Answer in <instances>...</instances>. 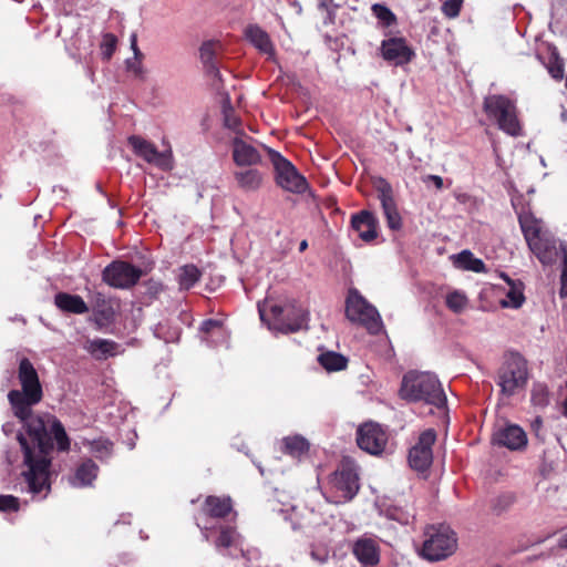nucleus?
Here are the masks:
<instances>
[{
	"mask_svg": "<svg viewBox=\"0 0 567 567\" xmlns=\"http://www.w3.org/2000/svg\"><path fill=\"white\" fill-rule=\"evenodd\" d=\"M320 365L328 372H336L347 368V357H318Z\"/></svg>",
	"mask_w": 567,
	"mask_h": 567,
	"instance_id": "nucleus-35",
	"label": "nucleus"
},
{
	"mask_svg": "<svg viewBox=\"0 0 567 567\" xmlns=\"http://www.w3.org/2000/svg\"><path fill=\"white\" fill-rule=\"evenodd\" d=\"M117 343L106 339H95L89 342L87 350L94 354L101 352V354H112L116 350Z\"/></svg>",
	"mask_w": 567,
	"mask_h": 567,
	"instance_id": "nucleus-36",
	"label": "nucleus"
},
{
	"mask_svg": "<svg viewBox=\"0 0 567 567\" xmlns=\"http://www.w3.org/2000/svg\"><path fill=\"white\" fill-rule=\"evenodd\" d=\"M483 111L507 135L517 137L523 134L516 103L508 96L503 94L486 96L483 101Z\"/></svg>",
	"mask_w": 567,
	"mask_h": 567,
	"instance_id": "nucleus-6",
	"label": "nucleus"
},
{
	"mask_svg": "<svg viewBox=\"0 0 567 567\" xmlns=\"http://www.w3.org/2000/svg\"><path fill=\"white\" fill-rule=\"evenodd\" d=\"M199 330L205 336L212 334L213 338L217 337V338L225 339V337H226V328L221 320L206 319L202 322Z\"/></svg>",
	"mask_w": 567,
	"mask_h": 567,
	"instance_id": "nucleus-33",
	"label": "nucleus"
},
{
	"mask_svg": "<svg viewBox=\"0 0 567 567\" xmlns=\"http://www.w3.org/2000/svg\"><path fill=\"white\" fill-rule=\"evenodd\" d=\"M20 507L19 498L12 495H0V512H17Z\"/></svg>",
	"mask_w": 567,
	"mask_h": 567,
	"instance_id": "nucleus-44",
	"label": "nucleus"
},
{
	"mask_svg": "<svg viewBox=\"0 0 567 567\" xmlns=\"http://www.w3.org/2000/svg\"><path fill=\"white\" fill-rule=\"evenodd\" d=\"M400 396L409 402H424L443 408L446 395L435 374L431 372L409 371L404 374Z\"/></svg>",
	"mask_w": 567,
	"mask_h": 567,
	"instance_id": "nucleus-2",
	"label": "nucleus"
},
{
	"mask_svg": "<svg viewBox=\"0 0 567 567\" xmlns=\"http://www.w3.org/2000/svg\"><path fill=\"white\" fill-rule=\"evenodd\" d=\"M307 248H308V241H307V240H302V241L299 244V251H300V252H303Z\"/></svg>",
	"mask_w": 567,
	"mask_h": 567,
	"instance_id": "nucleus-52",
	"label": "nucleus"
},
{
	"mask_svg": "<svg viewBox=\"0 0 567 567\" xmlns=\"http://www.w3.org/2000/svg\"><path fill=\"white\" fill-rule=\"evenodd\" d=\"M266 150L275 169L276 184L286 192L303 194L309 188L306 177L279 152L269 147H266Z\"/></svg>",
	"mask_w": 567,
	"mask_h": 567,
	"instance_id": "nucleus-9",
	"label": "nucleus"
},
{
	"mask_svg": "<svg viewBox=\"0 0 567 567\" xmlns=\"http://www.w3.org/2000/svg\"><path fill=\"white\" fill-rule=\"evenodd\" d=\"M324 354L332 355V354H338V353H337V352H334V351H328V352H326Z\"/></svg>",
	"mask_w": 567,
	"mask_h": 567,
	"instance_id": "nucleus-53",
	"label": "nucleus"
},
{
	"mask_svg": "<svg viewBox=\"0 0 567 567\" xmlns=\"http://www.w3.org/2000/svg\"><path fill=\"white\" fill-rule=\"evenodd\" d=\"M131 48L134 52V56L136 58V60L138 59H142L143 58V54L142 52L140 51L138 47H137V40H136V35H132V39H131Z\"/></svg>",
	"mask_w": 567,
	"mask_h": 567,
	"instance_id": "nucleus-49",
	"label": "nucleus"
},
{
	"mask_svg": "<svg viewBox=\"0 0 567 567\" xmlns=\"http://www.w3.org/2000/svg\"><path fill=\"white\" fill-rule=\"evenodd\" d=\"M371 10L382 27H390L396 22L395 14L384 4L374 3Z\"/></svg>",
	"mask_w": 567,
	"mask_h": 567,
	"instance_id": "nucleus-34",
	"label": "nucleus"
},
{
	"mask_svg": "<svg viewBox=\"0 0 567 567\" xmlns=\"http://www.w3.org/2000/svg\"><path fill=\"white\" fill-rule=\"evenodd\" d=\"M233 509L231 498L228 496H208L204 504V512L216 518L227 516Z\"/></svg>",
	"mask_w": 567,
	"mask_h": 567,
	"instance_id": "nucleus-27",
	"label": "nucleus"
},
{
	"mask_svg": "<svg viewBox=\"0 0 567 567\" xmlns=\"http://www.w3.org/2000/svg\"><path fill=\"white\" fill-rule=\"evenodd\" d=\"M19 381L22 390L10 391L8 399L14 415L27 425V436L18 435L23 452V464L27 467L21 475L28 493L45 498L51 491L50 453L53 449L51 435L60 451L70 449V440L62 423L55 416L50 414L31 416V408L42 399V389L38 373L28 359L20 362Z\"/></svg>",
	"mask_w": 567,
	"mask_h": 567,
	"instance_id": "nucleus-1",
	"label": "nucleus"
},
{
	"mask_svg": "<svg viewBox=\"0 0 567 567\" xmlns=\"http://www.w3.org/2000/svg\"><path fill=\"white\" fill-rule=\"evenodd\" d=\"M547 69L555 80H561L564 78V60L559 56L558 52H551Z\"/></svg>",
	"mask_w": 567,
	"mask_h": 567,
	"instance_id": "nucleus-38",
	"label": "nucleus"
},
{
	"mask_svg": "<svg viewBox=\"0 0 567 567\" xmlns=\"http://www.w3.org/2000/svg\"><path fill=\"white\" fill-rule=\"evenodd\" d=\"M351 227L365 243H370L378 237L379 221L370 210H361L353 214L351 216Z\"/></svg>",
	"mask_w": 567,
	"mask_h": 567,
	"instance_id": "nucleus-20",
	"label": "nucleus"
},
{
	"mask_svg": "<svg viewBox=\"0 0 567 567\" xmlns=\"http://www.w3.org/2000/svg\"><path fill=\"white\" fill-rule=\"evenodd\" d=\"M309 450L308 441L300 436H288L284 439V452L292 457H300Z\"/></svg>",
	"mask_w": 567,
	"mask_h": 567,
	"instance_id": "nucleus-32",
	"label": "nucleus"
},
{
	"mask_svg": "<svg viewBox=\"0 0 567 567\" xmlns=\"http://www.w3.org/2000/svg\"><path fill=\"white\" fill-rule=\"evenodd\" d=\"M220 43L217 41H206L199 48V58L204 65L205 72L220 80L218 54L220 52Z\"/></svg>",
	"mask_w": 567,
	"mask_h": 567,
	"instance_id": "nucleus-21",
	"label": "nucleus"
},
{
	"mask_svg": "<svg viewBox=\"0 0 567 567\" xmlns=\"http://www.w3.org/2000/svg\"><path fill=\"white\" fill-rule=\"evenodd\" d=\"M380 51L382 58L394 65L410 63L415 53L403 37H391L381 42Z\"/></svg>",
	"mask_w": 567,
	"mask_h": 567,
	"instance_id": "nucleus-16",
	"label": "nucleus"
},
{
	"mask_svg": "<svg viewBox=\"0 0 567 567\" xmlns=\"http://www.w3.org/2000/svg\"><path fill=\"white\" fill-rule=\"evenodd\" d=\"M310 555H311V558L313 560L318 561L319 564H324L329 559V551L326 548L312 549Z\"/></svg>",
	"mask_w": 567,
	"mask_h": 567,
	"instance_id": "nucleus-47",
	"label": "nucleus"
},
{
	"mask_svg": "<svg viewBox=\"0 0 567 567\" xmlns=\"http://www.w3.org/2000/svg\"><path fill=\"white\" fill-rule=\"evenodd\" d=\"M237 534L231 527H221L218 538L216 539V547H230L236 542Z\"/></svg>",
	"mask_w": 567,
	"mask_h": 567,
	"instance_id": "nucleus-41",
	"label": "nucleus"
},
{
	"mask_svg": "<svg viewBox=\"0 0 567 567\" xmlns=\"http://www.w3.org/2000/svg\"><path fill=\"white\" fill-rule=\"evenodd\" d=\"M357 443L367 453L379 455L384 451L388 435L378 423L368 422L358 429Z\"/></svg>",
	"mask_w": 567,
	"mask_h": 567,
	"instance_id": "nucleus-15",
	"label": "nucleus"
},
{
	"mask_svg": "<svg viewBox=\"0 0 567 567\" xmlns=\"http://www.w3.org/2000/svg\"><path fill=\"white\" fill-rule=\"evenodd\" d=\"M91 452L100 460H105L111 456L113 444L109 440L99 439L90 443Z\"/></svg>",
	"mask_w": 567,
	"mask_h": 567,
	"instance_id": "nucleus-37",
	"label": "nucleus"
},
{
	"mask_svg": "<svg viewBox=\"0 0 567 567\" xmlns=\"http://www.w3.org/2000/svg\"><path fill=\"white\" fill-rule=\"evenodd\" d=\"M518 223L530 251L543 265H551L558 256L556 240L543 228L542 220L532 213L524 212L518 215Z\"/></svg>",
	"mask_w": 567,
	"mask_h": 567,
	"instance_id": "nucleus-3",
	"label": "nucleus"
},
{
	"mask_svg": "<svg viewBox=\"0 0 567 567\" xmlns=\"http://www.w3.org/2000/svg\"><path fill=\"white\" fill-rule=\"evenodd\" d=\"M54 305L65 313L84 315L90 310L87 303L80 295L63 291L54 296Z\"/></svg>",
	"mask_w": 567,
	"mask_h": 567,
	"instance_id": "nucleus-24",
	"label": "nucleus"
},
{
	"mask_svg": "<svg viewBox=\"0 0 567 567\" xmlns=\"http://www.w3.org/2000/svg\"><path fill=\"white\" fill-rule=\"evenodd\" d=\"M142 276L141 268L124 260H114L103 269L102 281L112 288L130 289Z\"/></svg>",
	"mask_w": 567,
	"mask_h": 567,
	"instance_id": "nucleus-11",
	"label": "nucleus"
},
{
	"mask_svg": "<svg viewBox=\"0 0 567 567\" xmlns=\"http://www.w3.org/2000/svg\"><path fill=\"white\" fill-rule=\"evenodd\" d=\"M245 35L261 53L268 55L275 54V48L270 37L260 27L256 24L248 25L245 30Z\"/></svg>",
	"mask_w": 567,
	"mask_h": 567,
	"instance_id": "nucleus-25",
	"label": "nucleus"
},
{
	"mask_svg": "<svg viewBox=\"0 0 567 567\" xmlns=\"http://www.w3.org/2000/svg\"><path fill=\"white\" fill-rule=\"evenodd\" d=\"M466 303V297L458 291H453L446 296L447 308L456 313L461 312L465 308Z\"/></svg>",
	"mask_w": 567,
	"mask_h": 567,
	"instance_id": "nucleus-39",
	"label": "nucleus"
},
{
	"mask_svg": "<svg viewBox=\"0 0 567 567\" xmlns=\"http://www.w3.org/2000/svg\"><path fill=\"white\" fill-rule=\"evenodd\" d=\"M495 440L499 445L509 450H520L527 444V435L524 430L517 425H507L495 434Z\"/></svg>",
	"mask_w": 567,
	"mask_h": 567,
	"instance_id": "nucleus-23",
	"label": "nucleus"
},
{
	"mask_svg": "<svg viewBox=\"0 0 567 567\" xmlns=\"http://www.w3.org/2000/svg\"><path fill=\"white\" fill-rule=\"evenodd\" d=\"M330 485L336 493V503L352 499L360 488L357 466L351 461L343 460L332 474Z\"/></svg>",
	"mask_w": 567,
	"mask_h": 567,
	"instance_id": "nucleus-10",
	"label": "nucleus"
},
{
	"mask_svg": "<svg viewBox=\"0 0 567 567\" xmlns=\"http://www.w3.org/2000/svg\"><path fill=\"white\" fill-rule=\"evenodd\" d=\"M464 0H445L441 7L443 14L449 19L460 16Z\"/></svg>",
	"mask_w": 567,
	"mask_h": 567,
	"instance_id": "nucleus-42",
	"label": "nucleus"
},
{
	"mask_svg": "<svg viewBox=\"0 0 567 567\" xmlns=\"http://www.w3.org/2000/svg\"><path fill=\"white\" fill-rule=\"evenodd\" d=\"M377 192L388 227L391 230H400L402 228V217L398 210L391 184L386 179L380 178Z\"/></svg>",
	"mask_w": 567,
	"mask_h": 567,
	"instance_id": "nucleus-18",
	"label": "nucleus"
},
{
	"mask_svg": "<svg viewBox=\"0 0 567 567\" xmlns=\"http://www.w3.org/2000/svg\"><path fill=\"white\" fill-rule=\"evenodd\" d=\"M454 264L457 268L474 272H485L486 267L482 259L475 258L472 251L463 250L455 256Z\"/></svg>",
	"mask_w": 567,
	"mask_h": 567,
	"instance_id": "nucleus-30",
	"label": "nucleus"
},
{
	"mask_svg": "<svg viewBox=\"0 0 567 567\" xmlns=\"http://www.w3.org/2000/svg\"><path fill=\"white\" fill-rule=\"evenodd\" d=\"M258 312L269 328L285 333L299 331L307 320L305 310L295 300L282 305L265 301L258 303Z\"/></svg>",
	"mask_w": 567,
	"mask_h": 567,
	"instance_id": "nucleus-5",
	"label": "nucleus"
},
{
	"mask_svg": "<svg viewBox=\"0 0 567 567\" xmlns=\"http://www.w3.org/2000/svg\"><path fill=\"white\" fill-rule=\"evenodd\" d=\"M351 553L362 567H375L380 563L381 548L373 537L363 535L357 538L351 545Z\"/></svg>",
	"mask_w": 567,
	"mask_h": 567,
	"instance_id": "nucleus-19",
	"label": "nucleus"
},
{
	"mask_svg": "<svg viewBox=\"0 0 567 567\" xmlns=\"http://www.w3.org/2000/svg\"><path fill=\"white\" fill-rule=\"evenodd\" d=\"M116 44H117V39L114 34H112V33L104 34L103 41L101 43V51H102V55L105 60H110L112 58V55L115 52Z\"/></svg>",
	"mask_w": 567,
	"mask_h": 567,
	"instance_id": "nucleus-43",
	"label": "nucleus"
},
{
	"mask_svg": "<svg viewBox=\"0 0 567 567\" xmlns=\"http://www.w3.org/2000/svg\"><path fill=\"white\" fill-rule=\"evenodd\" d=\"M423 183H433L436 189H442L444 186L443 178L439 175H426L422 178Z\"/></svg>",
	"mask_w": 567,
	"mask_h": 567,
	"instance_id": "nucleus-48",
	"label": "nucleus"
},
{
	"mask_svg": "<svg viewBox=\"0 0 567 567\" xmlns=\"http://www.w3.org/2000/svg\"><path fill=\"white\" fill-rule=\"evenodd\" d=\"M346 316L353 322L362 324L370 333L377 334L382 328L379 311L355 288L348 292L346 300Z\"/></svg>",
	"mask_w": 567,
	"mask_h": 567,
	"instance_id": "nucleus-8",
	"label": "nucleus"
},
{
	"mask_svg": "<svg viewBox=\"0 0 567 567\" xmlns=\"http://www.w3.org/2000/svg\"><path fill=\"white\" fill-rule=\"evenodd\" d=\"M436 434L433 430L424 431L417 443L410 450L409 463L416 471H425L430 467L433 460L432 445L434 444Z\"/></svg>",
	"mask_w": 567,
	"mask_h": 567,
	"instance_id": "nucleus-17",
	"label": "nucleus"
},
{
	"mask_svg": "<svg viewBox=\"0 0 567 567\" xmlns=\"http://www.w3.org/2000/svg\"><path fill=\"white\" fill-rule=\"evenodd\" d=\"M97 472V465L92 460H86L78 467L71 483L75 487L89 486L96 478Z\"/></svg>",
	"mask_w": 567,
	"mask_h": 567,
	"instance_id": "nucleus-28",
	"label": "nucleus"
},
{
	"mask_svg": "<svg viewBox=\"0 0 567 567\" xmlns=\"http://www.w3.org/2000/svg\"><path fill=\"white\" fill-rule=\"evenodd\" d=\"M563 271L560 276V296L567 297V248L563 247Z\"/></svg>",
	"mask_w": 567,
	"mask_h": 567,
	"instance_id": "nucleus-45",
	"label": "nucleus"
},
{
	"mask_svg": "<svg viewBox=\"0 0 567 567\" xmlns=\"http://www.w3.org/2000/svg\"><path fill=\"white\" fill-rule=\"evenodd\" d=\"M233 159L237 166H252L261 162V155L240 137L233 140Z\"/></svg>",
	"mask_w": 567,
	"mask_h": 567,
	"instance_id": "nucleus-22",
	"label": "nucleus"
},
{
	"mask_svg": "<svg viewBox=\"0 0 567 567\" xmlns=\"http://www.w3.org/2000/svg\"><path fill=\"white\" fill-rule=\"evenodd\" d=\"M501 278H503L509 286V290L506 295L508 301H505L503 306L519 308L525 301V296L523 293V282L511 279L509 276L504 272L501 274Z\"/></svg>",
	"mask_w": 567,
	"mask_h": 567,
	"instance_id": "nucleus-29",
	"label": "nucleus"
},
{
	"mask_svg": "<svg viewBox=\"0 0 567 567\" xmlns=\"http://www.w3.org/2000/svg\"><path fill=\"white\" fill-rule=\"evenodd\" d=\"M238 186L246 192H255L262 184V174L257 168H248L234 173Z\"/></svg>",
	"mask_w": 567,
	"mask_h": 567,
	"instance_id": "nucleus-26",
	"label": "nucleus"
},
{
	"mask_svg": "<svg viewBox=\"0 0 567 567\" xmlns=\"http://www.w3.org/2000/svg\"><path fill=\"white\" fill-rule=\"evenodd\" d=\"M225 125L231 130H236L239 125V120L236 116H226Z\"/></svg>",
	"mask_w": 567,
	"mask_h": 567,
	"instance_id": "nucleus-50",
	"label": "nucleus"
},
{
	"mask_svg": "<svg viewBox=\"0 0 567 567\" xmlns=\"http://www.w3.org/2000/svg\"><path fill=\"white\" fill-rule=\"evenodd\" d=\"M528 378L527 361L524 357H512L499 372L502 392L512 395L524 388Z\"/></svg>",
	"mask_w": 567,
	"mask_h": 567,
	"instance_id": "nucleus-13",
	"label": "nucleus"
},
{
	"mask_svg": "<svg viewBox=\"0 0 567 567\" xmlns=\"http://www.w3.org/2000/svg\"><path fill=\"white\" fill-rule=\"evenodd\" d=\"M91 321L99 330L106 329L114 324L120 310V301L115 298L106 297L102 292H95L92 298Z\"/></svg>",
	"mask_w": 567,
	"mask_h": 567,
	"instance_id": "nucleus-14",
	"label": "nucleus"
},
{
	"mask_svg": "<svg viewBox=\"0 0 567 567\" xmlns=\"http://www.w3.org/2000/svg\"><path fill=\"white\" fill-rule=\"evenodd\" d=\"M457 549L455 533L447 526H430L425 530L422 556L430 561H439L453 555Z\"/></svg>",
	"mask_w": 567,
	"mask_h": 567,
	"instance_id": "nucleus-7",
	"label": "nucleus"
},
{
	"mask_svg": "<svg viewBox=\"0 0 567 567\" xmlns=\"http://www.w3.org/2000/svg\"><path fill=\"white\" fill-rule=\"evenodd\" d=\"M127 142L134 154L143 158L146 163L164 172L173 169V153L171 150L159 152L155 144L138 135L130 136Z\"/></svg>",
	"mask_w": 567,
	"mask_h": 567,
	"instance_id": "nucleus-12",
	"label": "nucleus"
},
{
	"mask_svg": "<svg viewBox=\"0 0 567 567\" xmlns=\"http://www.w3.org/2000/svg\"><path fill=\"white\" fill-rule=\"evenodd\" d=\"M127 70L133 72L136 76H142L143 68H142V59L136 60L134 56L133 60L126 61Z\"/></svg>",
	"mask_w": 567,
	"mask_h": 567,
	"instance_id": "nucleus-46",
	"label": "nucleus"
},
{
	"mask_svg": "<svg viewBox=\"0 0 567 567\" xmlns=\"http://www.w3.org/2000/svg\"><path fill=\"white\" fill-rule=\"evenodd\" d=\"M532 402L534 405L546 406L549 402L547 386L537 383L532 390Z\"/></svg>",
	"mask_w": 567,
	"mask_h": 567,
	"instance_id": "nucleus-40",
	"label": "nucleus"
},
{
	"mask_svg": "<svg viewBox=\"0 0 567 567\" xmlns=\"http://www.w3.org/2000/svg\"><path fill=\"white\" fill-rule=\"evenodd\" d=\"M558 546L560 548H567V530L560 536L558 540Z\"/></svg>",
	"mask_w": 567,
	"mask_h": 567,
	"instance_id": "nucleus-51",
	"label": "nucleus"
},
{
	"mask_svg": "<svg viewBox=\"0 0 567 567\" xmlns=\"http://www.w3.org/2000/svg\"><path fill=\"white\" fill-rule=\"evenodd\" d=\"M202 278V271L193 264L179 268L178 285L182 290H189Z\"/></svg>",
	"mask_w": 567,
	"mask_h": 567,
	"instance_id": "nucleus-31",
	"label": "nucleus"
},
{
	"mask_svg": "<svg viewBox=\"0 0 567 567\" xmlns=\"http://www.w3.org/2000/svg\"><path fill=\"white\" fill-rule=\"evenodd\" d=\"M518 223L530 251L543 265H551L558 256L556 240L543 228L542 220L532 213L524 212L518 215Z\"/></svg>",
	"mask_w": 567,
	"mask_h": 567,
	"instance_id": "nucleus-4",
	"label": "nucleus"
}]
</instances>
